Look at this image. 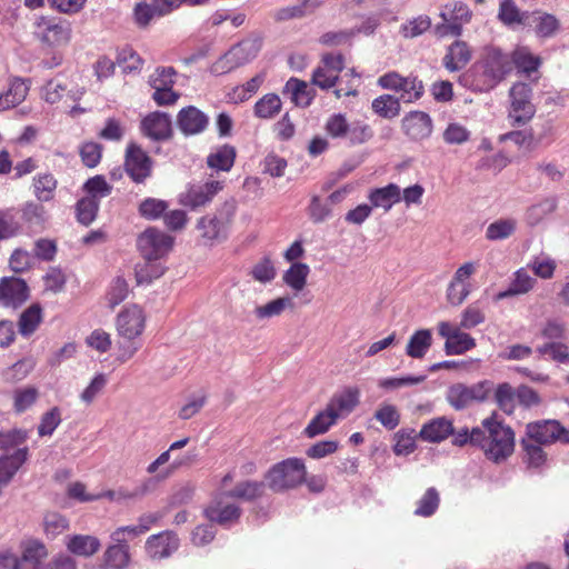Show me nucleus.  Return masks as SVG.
<instances>
[{"instance_id":"f257e3e1","label":"nucleus","mask_w":569,"mask_h":569,"mask_svg":"<svg viewBox=\"0 0 569 569\" xmlns=\"http://www.w3.org/2000/svg\"><path fill=\"white\" fill-rule=\"evenodd\" d=\"M117 335L123 341H118L117 360L124 363L141 348V336L147 326V315L137 303L124 307L116 317Z\"/></svg>"},{"instance_id":"f03ea898","label":"nucleus","mask_w":569,"mask_h":569,"mask_svg":"<svg viewBox=\"0 0 569 569\" xmlns=\"http://www.w3.org/2000/svg\"><path fill=\"white\" fill-rule=\"evenodd\" d=\"M236 213L237 201L230 198L217 208L214 214L201 217L197 222L201 238L210 243L226 240Z\"/></svg>"},{"instance_id":"7ed1b4c3","label":"nucleus","mask_w":569,"mask_h":569,"mask_svg":"<svg viewBox=\"0 0 569 569\" xmlns=\"http://www.w3.org/2000/svg\"><path fill=\"white\" fill-rule=\"evenodd\" d=\"M306 476L303 460L292 457L273 465L264 475V479L272 491L281 492L302 485Z\"/></svg>"},{"instance_id":"20e7f679","label":"nucleus","mask_w":569,"mask_h":569,"mask_svg":"<svg viewBox=\"0 0 569 569\" xmlns=\"http://www.w3.org/2000/svg\"><path fill=\"white\" fill-rule=\"evenodd\" d=\"M532 88L529 83L517 81L508 93V120L512 127H522L529 123L536 114L532 102Z\"/></svg>"},{"instance_id":"39448f33","label":"nucleus","mask_w":569,"mask_h":569,"mask_svg":"<svg viewBox=\"0 0 569 569\" xmlns=\"http://www.w3.org/2000/svg\"><path fill=\"white\" fill-rule=\"evenodd\" d=\"M33 34L42 44L58 48L70 42L72 29L64 19L39 16L33 22Z\"/></svg>"},{"instance_id":"423d86ee","label":"nucleus","mask_w":569,"mask_h":569,"mask_svg":"<svg viewBox=\"0 0 569 569\" xmlns=\"http://www.w3.org/2000/svg\"><path fill=\"white\" fill-rule=\"evenodd\" d=\"M326 132L333 139H347L350 144H362L373 137L371 127L362 121L349 123L346 114L330 116L325 126Z\"/></svg>"},{"instance_id":"0eeeda50","label":"nucleus","mask_w":569,"mask_h":569,"mask_svg":"<svg viewBox=\"0 0 569 569\" xmlns=\"http://www.w3.org/2000/svg\"><path fill=\"white\" fill-rule=\"evenodd\" d=\"M491 396L498 398V389H493L492 383L488 381H481L470 387L455 383L448 388L446 400L455 410H462L475 402H482Z\"/></svg>"},{"instance_id":"6e6552de","label":"nucleus","mask_w":569,"mask_h":569,"mask_svg":"<svg viewBox=\"0 0 569 569\" xmlns=\"http://www.w3.org/2000/svg\"><path fill=\"white\" fill-rule=\"evenodd\" d=\"M541 66V57L533 54L527 46H517L510 53L500 56V74L516 70L518 74L531 78L533 73L539 74ZM539 78L540 76L536 77L533 81Z\"/></svg>"},{"instance_id":"1a4fd4ad","label":"nucleus","mask_w":569,"mask_h":569,"mask_svg":"<svg viewBox=\"0 0 569 569\" xmlns=\"http://www.w3.org/2000/svg\"><path fill=\"white\" fill-rule=\"evenodd\" d=\"M478 262L466 261L455 271L446 288V300L450 306H461L473 290L472 278L478 270Z\"/></svg>"},{"instance_id":"9d476101","label":"nucleus","mask_w":569,"mask_h":569,"mask_svg":"<svg viewBox=\"0 0 569 569\" xmlns=\"http://www.w3.org/2000/svg\"><path fill=\"white\" fill-rule=\"evenodd\" d=\"M472 83L479 91H489L498 84V49L485 47L472 67Z\"/></svg>"},{"instance_id":"9b49d317","label":"nucleus","mask_w":569,"mask_h":569,"mask_svg":"<svg viewBox=\"0 0 569 569\" xmlns=\"http://www.w3.org/2000/svg\"><path fill=\"white\" fill-rule=\"evenodd\" d=\"M525 438L540 446H550L557 441L569 445V429L556 419H542L527 423Z\"/></svg>"},{"instance_id":"f8f14e48","label":"nucleus","mask_w":569,"mask_h":569,"mask_svg":"<svg viewBox=\"0 0 569 569\" xmlns=\"http://www.w3.org/2000/svg\"><path fill=\"white\" fill-rule=\"evenodd\" d=\"M137 247L144 260L159 261L171 251L173 238L157 228L150 227L138 237Z\"/></svg>"},{"instance_id":"ddd939ff","label":"nucleus","mask_w":569,"mask_h":569,"mask_svg":"<svg viewBox=\"0 0 569 569\" xmlns=\"http://www.w3.org/2000/svg\"><path fill=\"white\" fill-rule=\"evenodd\" d=\"M153 161L150 156L134 141L127 144L123 168L136 183H143L152 173Z\"/></svg>"},{"instance_id":"4468645a","label":"nucleus","mask_w":569,"mask_h":569,"mask_svg":"<svg viewBox=\"0 0 569 569\" xmlns=\"http://www.w3.org/2000/svg\"><path fill=\"white\" fill-rule=\"evenodd\" d=\"M471 445L480 447L487 459L498 462V419L496 411L471 430Z\"/></svg>"},{"instance_id":"2eb2a0df","label":"nucleus","mask_w":569,"mask_h":569,"mask_svg":"<svg viewBox=\"0 0 569 569\" xmlns=\"http://www.w3.org/2000/svg\"><path fill=\"white\" fill-rule=\"evenodd\" d=\"M224 181L208 180L202 184H190L186 191L179 194V203L190 209H197L210 203L222 191Z\"/></svg>"},{"instance_id":"dca6fc26","label":"nucleus","mask_w":569,"mask_h":569,"mask_svg":"<svg viewBox=\"0 0 569 569\" xmlns=\"http://www.w3.org/2000/svg\"><path fill=\"white\" fill-rule=\"evenodd\" d=\"M207 0H152L151 3H138L134 19L140 27H147L154 17L168 14L181 3L201 4Z\"/></svg>"},{"instance_id":"f3484780","label":"nucleus","mask_w":569,"mask_h":569,"mask_svg":"<svg viewBox=\"0 0 569 569\" xmlns=\"http://www.w3.org/2000/svg\"><path fill=\"white\" fill-rule=\"evenodd\" d=\"M30 297L27 282L18 277H3L0 279V305L4 308L18 309Z\"/></svg>"},{"instance_id":"a211bd4d","label":"nucleus","mask_w":569,"mask_h":569,"mask_svg":"<svg viewBox=\"0 0 569 569\" xmlns=\"http://www.w3.org/2000/svg\"><path fill=\"white\" fill-rule=\"evenodd\" d=\"M438 333L446 339L445 351L449 356L462 355L476 346L475 339L469 333L460 331V328L447 321L439 322Z\"/></svg>"},{"instance_id":"6ab92c4d","label":"nucleus","mask_w":569,"mask_h":569,"mask_svg":"<svg viewBox=\"0 0 569 569\" xmlns=\"http://www.w3.org/2000/svg\"><path fill=\"white\" fill-rule=\"evenodd\" d=\"M180 545V540L176 532L164 530L157 535H151L146 541V552L154 560L169 558L174 553Z\"/></svg>"},{"instance_id":"aec40b11","label":"nucleus","mask_w":569,"mask_h":569,"mask_svg":"<svg viewBox=\"0 0 569 569\" xmlns=\"http://www.w3.org/2000/svg\"><path fill=\"white\" fill-rule=\"evenodd\" d=\"M222 492H220L210 505L204 509L206 518L221 526H230L237 522L241 516V508L236 503H224L222 501Z\"/></svg>"},{"instance_id":"412c9836","label":"nucleus","mask_w":569,"mask_h":569,"mask_svg":"<svg viewBox=\"0 0 569 569\" xmlns=\"http://www.w3.org/2000/svg\"><path fill=\"white\" fill-rule=\"evenodd\" d=\"M513 398L526 408L538 406L541 402L538 392L528 386L513 389L509 383H500V410L510 413L511 409L508 408V403Z\"/></svg>"},{"instance_id":"4be33fe9","label":"nucleus","mask_w":569,"mask_h":569,"mask_svg":"<svg viewBox=\"0 0 569 569\" xmlns=\"http://www.w3.org/2000/svg\"><path fill=\"white\" fill-rule=\"evenodd\" d=\"M405 133L412 140L420 141L431 136L433 124L430 116L423 111H410L401 121Z\"/></svg>"},{"instance_id":"5701e85b","label":"nucleus","mask_w":569,"mask_h":569,"mask_svg":"<svg viewBox=\"0 0 569 569\" xmlns=\"http://www.w3.org/2000/svg\"><path fill=\"white\" fill-rule=\"evenodd\" d=\"M471 59V47L463 40H456L447 48L442 66L449 72H459L469 64Z\"/></svg>"},{"instance_id":"b1692460","label":"nucleus","mask_w":569,"mask_h":569,"mask_svg":"<svg viewBox=\"0 0 569 569\" xmlns=\"http://www.w3.org/2000/svg\"><path fill=\"white\" fill-rule=\"evenodd\" d=\"M140 129L143 136L156 141L170 138L172 132L170 118L159 111L146 116L141 121Z\"/></svg>"},{"instance_id":"393cba45","label":"nucleus","mask_w":569,"mask_h":569,"mask_svg":"<svg viewBox=\"0 0 569 569\" xmlns=\"http://www.w3.org/2000/svg\"><path fill=\"white\" fill-rule=\"evenodd\" d=\"M177 123L184 134H199L207 129L209 118L198 108L189 106L179 111Z\"/></svg>"},{"instance_id":"a878e982","label":"nucleus","mask_w":569,"mask_h":569,"mask_svg":"<svg viewBox=\"0 0 569 569\" xmlns=\"http://www.w3.org/2000/svg\"><path fill=\"white\" fill-rule=\"evenodd\" d=\"M451 433H453L452 420L446 417H438L426 422L419 431L418 437L427 442L439 443L446 440Z\"/></svg>"},{"instance_id":"bb28decb","label":"nucleus","mask_w":569,"mask_h":569,"mask_svg":"<svg viewBox=\"0 0 569 569\" xmlns=\"http://www.w3.org/2000/svg\"><path fill=\"white\" fill-rule=\"evenodd\" d=\"M368 199L372 208H382L388 212L393 204L401 201V190L396 183L370 190Z\"/></svg>"},{"instance_id":"cd10ccee","label":"nucleus","mask_w":569,"mask_h":569,"mask_svg":"<svg viewBox=\"0 0 569 569\" xmlns=\"http://www.w3.org/2000/svg\"><path fill=\"white\" fill-rule=\"evenodd\" d=\"M530 13L521 11L512 0L500 3V22L513 31L523 29L529 24Z\"/></svg>"},{"instance_id":"c85d7f7f","label":"nucleus","mask_w":569,"mask_h":569,"mask_svg":"<svg viewBox=\"0 0 569 569\" xmlns=\"http://www.w3.org/2000/svg\"><path fill=\"white\" fill-rule=\"evenodd\" d=\"M43 321V309L36 302L24 309L18 319V331L23 338H30Z\"/></svg>"},{"instance_id":"c756f323","label":"nucleus","mask_w":569,"mask_h":569,"mask_svg":"<svg viewBox=\"0 0 569 569\" xmlns=\"http://www.w3.org/2000/svg\"><path fill=\"white\" fill-rule=\"evenodd\" d=\"M130 547L128 543L113 542L108 546L102 556L106 569H124L130 563Z\"/></svg>"},{"instance_id":"7c9ffc66","label":"nucleus","mask_w":569,"mask_h":569,"mask_svg":"<svg viewBox=\"0 0 569 569\" xmlns=\"http://www.w3.org/2000/svg\"><path fill=\"white\" fill-rule=\"evenodd\" d=\"M359 403V390L357 388H347L343 391L333 395L327 407L330 411L340 416L350 413Z\"/></svg>"},{"instance_id":"2f4dec72","label":"nucleus","mask_w":569,"mask_h":569,"mask_svg":"<svg viewBox=\"0 0 569 569\" xmlns=\"http://www.w3.org/2000/svg\"><path fill=\"white\" fill-rule=\"evenodd\" d=\"M262 40L259 37H248L237 44L232 46L229 51L234 58L238 66L241 67L253 60L260 52Z\"/></svg>"},{"instance_id":"473e14b6","label":"nucleus","mask_w":569,"mask_h":569,"mask_svg":"<svg viewBox=\"0 0 569 569\" xmlns=\"http://www.w3.org/2000/svg\"><path fill=\"white\" fill-rule=\"evenodd\" d=\"M66 547L69 552L80 557H91L101 547L100 540L90 535H73L68 537Z\"/></svg>"},{"instance_id":"72a5a7b5","label":"nucleus","mask_w":569,"mask_h":569,"mask_svg":"<svg viewBox=\"0 0 569 569\" xmlns=\"http://www.w3.org/2000/svg\"><path fill=\"white\" fill-rule=\"evenodd\" d=\"M28 459V448H21L10 456L0 458V482L2 486L8 485L20 467Z\"/></svg>"},{"instance_id":"f704fd0d","label":"nucleus","mask_w":569,"mask_h":569,"mask_svg":"<svg viewBox=\"0 0 569 569\" xmlns=\"http://www.w3.org/2000/svg\"><path fill=\"white\" fill-rule=\"evenodd\" d=\"M264 482L254 480H244L238 482L231 490L222 492L226 498L253 501L264 493Z\"/></svg>"},{"instance_id":"c9c22d12","label":"nucleus","mask_w":569,"mask_h":569,"mask_svg":"<svg viewBox=\"0 0 569 569\" xmlns=\"http://www.w3.org/2000/svg\"><path fill=\"white\" fill-rule=\"evenodd\" d=\"M29 91V87L20 78H13L8 90L0 93V110H9L24 101Z\"/></svg>"},{"instance_id":"e433bc0d","label":"nucleus","mask_w":569,"mask_h":569,"mask_svg":"<svg viewBox=\"0 0 569 569\" xmlns=\"http://www.w3.org/2000/svg\"><path fill=\"white\" fill-rule=\"evenodd\" d=\"M82 92L80 90L68 89L67 84L59 79H52L47 82L43 88V98L49 103H57L66 98L67 100L77 101Z\"/></svg>"},{"instance_id":"4c0bfd02","label":"nucleus","mask_w":569,"mask_h":569,"mask_svg":"<svg viewBox=\"0 0 569 569\" xmlns=\"http://www.w3.org/2000/svg\"><path fill=\"white\" fill-rule=\"evenodd\" d=\"M236 157V148L223 144L207 157V166L217 171L229 172L234 164Z\"/></svg>"},{"instance_id":"58836bf2","label":"nucleus","mask_w":569,"mask_h":569,"mask_svg":"<svg viewBox=\"0 0 569 569\" xmlns=\"http://www.w3.org/2000/svg\"><path fill=\"white\" fill-rule=\"evenodd\" d=\"M283 92L290 93L292 102L303 108L309 107L315 98V92L307 82L297 78L287 81Z\"/></svg>"},{"instance_id":"ea45409f","label":"nucleus","mask_w":569,"mask_h":569,"mask_svg":"<svg viewBox=\"0 0 569 569\" xmlns=\"http://www.w3.org/2000/svg\"><path fill=\"white\" fill-rule=\"evenodd\" d=\"M282 101L276 93L263 94L253 106V114L256 118L269 120L280 113Z\"/></svg>"},{"instance_id":"a19ab883","label":"nucleus","mask_w":569,"mask_h":569,"mask_svg":"<svg viewBox=\"0 0 569 569\" xmlns=\"http://www.w3.org/2000/svg\"><path fill=\"white\" fill-rule=\"evenodd\" d=\"M58 181L52 173H39L33 178V194L40 202L53 200Z\"/></svg>"},{"instance_id":"79ce46f5","label":"nucleus","mask_w":569,"mask_h":569,"mask_svg":"<svg viewBox=\"0 0 569 569\" xmlns=\"http://www.w3.org/2000/svg\"><path fill=\"white\" fill-rule=\"evenodd\" d=\"M432 343V335L429 329L417 330L410 338L406 347L407 356L421 359L425 357Z\"/></svg>"},{"instance_id":"37998d69","label":"nucleus","mask_w":569,"mask_h":569,"mask_svg":"<svg viewBox=\"0 0 569 569\" xmlns=\"http://www.w3.org/2000/svg\"><path fill=\"white\" fill-rule=\"evenodd\" d=\"M337 419V415L330 411L326 406L325 410L320 411L310 420L303 430V435L307 438H315L319 435H323L336 423Z\"/></svg>"},{"instance_id":"c03bdc74","label":"nucleus","mask_w":569,"mask_h":569,"mask_svg":"<svg viewBox=\"0 0 569 569\" xmlns=\"http://www.w3.org/2000/svg\"><path fill=\"white\" fill-rule=\"evenodd\" d=\"M310 268L303 262H293L282 276L283 282L296 292L302 291L307 284Z\"/></svg>"},{"instance_id":"a18cd8bd","label":"nucleus","mask_w":569,"mask_h":569,"mask_svg":"<svg viewBox=\"0 0 569 569\" xmlns=\"http://www.w3.org/2000/svg\"><path fill=\"white\" fill-rule=\"evenodd\" d=\"M536 283V279L530 277L526 269L521 268L515 272L513 279L505 291H500V299L525 295L529 292Z\"/></svg>"},{"instance_id":"49530a36","label":"nucleus","mask_w":569,"mask_h":569,"mask_svg":"<svg viewBox=\"0 0 569 569\" xmlns=\"http://www.w3.org/2000/svg\"><path fill=\"white\" fill-rule=\"evenodd\" d=\"M371 108L375 113L385 119H393L400 114L399 98L391 94H382L373 99Z\"/></svg>"},{"instance_id":"de8ad7c7","label":"nucleus","mask_w":569,"mask_h":569,"mask_svg":"<svg viewBox=\"0 0 569 569\" xmlns=\"http://www.w3.org/2000/svg\"><path fill=\"white\" fill-rule=\"evenodd\" d=\"M164 273V267L157 260H144L134 268L136 281L138 284H148Z\"/></svg>"},{"instance_id":"09e8293b","label":"nucleus","mask_w":569,"mask_h":569,"mask_svg":"<svg viewBox=\"0 0 569 569\" xmlns=\"http://www.w3.org/2000/svg\"><path fill=\"white\" fill-rule=\"evenodd\" d=\"M520 445L525 452V462L529 468L537 469L546 465L548 456L542 446L527 438H522Z\"/></svg>"},{"instance_id":"8fccbe9b","label":"nucleus","mask_w":569,"mask_h":569,"mask_svg":"<svg viewBox=\"0 0 569 569\" xmlns=\"http://www.w3.org/2000/svg\"><path fill=\"white\" fill-rule=\"evenodd\" d=\"M287 308H293L292 298L289 296L273 299L263 306H258L254 309V315L258 319L271 318L280 316Z\"/></svg>"},{"instance_id":"3c124183","label":"nucleus","mask_w":569,"mask_h":569,"mask_svg":"<svg viewBox=\"0 0 569 569\" xmlns=\"http://www.w3.org/2000/svg\"><path fill=\"white\" fill-rule=\"evenodd\" d=\"M21 218L30 227L42 228L48 219V214L41 203L29 201L21 209Z\"/></svg>"},{"instance_id":"603ef678","label":"nucleus","mask_w":569,"mask_h":569,"mask_svg":"<svg viewBox=\"0 0 569 569\" xmlns=\"http://www.w3.org/2000/svg\"><path fill=\"white\" fill-rule=\"evenodd\" d=\"M440 17L443 21H453L462 26L471 20L472 13L466 3L453 1L445 6Z\"/></svg>"},{"instance_id":"864d4df0","label":"nucleus","mask_w":569,"mask_h":569,"mask_svg":"<svg viewBox=\"0 0 569 569\" xmlns=\"http://www.w3.org/2000/svg\"><path fill=\"white\" fill-rule=\"evenodd\" d=\"M143 62V59L130 47L122 48L117 57V63L124 73L139 72Z\"/></svg>"},{"instance_id":"5fc2aeb1","label":"nucleus","mask_w":569,"mask_h":569,"mask_svg":"<svg viewBox=\"0 0 569 569\" xmlns=\"http://www.w3.org/2000/svg\"><path fill=\"white\" fill-rule=\"evenodd\" d=\"M99 206L98 199L89 197L80 199L76 206L77 220L83 226H89L96 219Z\"/></svg>"},{"instance_id":"6e6d98bb","label":"nucleus","mask_w":569,"mask_h":569,"mask_svg":"<svg viewBox=\"0 0 569 569\" xmlns=\"http://www.w3.org/2000/svg\"><path fill=\"white\" fill-rule=\"evenodd\" d=\"M129 295V284L127 280L122 277H116L107 292H106V300L108 302V306L111 309H114L118 305H120L122 301L126 300V298Z\"/></svg>"},{"instance_id":"4d7b16f0","label":"nucleus","mask_w":569,"mask_h":569,"mask_svg":"<svg viewBox=\"0 0 569 569\" xmlns=\"http://www.w3.org/2000/svg\"><path fill=\"white\" fill-rule=\"evenodd\" d=\"M439 503L440 496L437 489L433 487L428 488L423 496L417 501L415 515L420 517H430L437 511Z\"/></svg>"},{"instance_id":"13d9d810","label":"nucleus","mask_w":569,"mask_h":569,"mask_svg":"<svg viewBox=\"0 0 569 569\" xmlns=\"http://www.w3.org/2000/svg\"><path fill=\"white\" fill-rule=\"evenodd\" d=\"M397 92L400 93L399 101L410 103L419 100L423 94V84L417 77H406Z\"/></svg>"},{"instance_id":"bf43d9fd","label":"nucleus","mask_w":569,"mask_h":569,"mask_svg":"<svg viewBox=\"0 0 569 569\" xmlns=\"http://www.w3.org/2000/svg\"><path fill=\"white\" fill-rule=\"evenodd\" d=\"M417 435L415 429H400L395 433L393 452L397 456L409 455L416 449Z\"/></svg>"},{"instance_id":"052dcab7","label":"nucleus","mask_w":569,"mask_h":569,"mask_svg":"<svg viewBox=\"0 0 569 569\" xmlns=\"http://www.w3.org/2000/svg\"><path fill=\"white\" fill-rule=\"evenodd\" d=\"M538 17L535 19V31L538 37L541 38H550L552 37L559 29V20L550 13L547 12H536Z\"/></svg>"},{"instance_id":"680f3d73","label":"nucleus","mask_w":569,"mask_h":569,"mask_svg":"<svg viewBox=\"0 0 569 569\" xmlns=\"http://www.w3.org/2000/svg\"><path fill=\"white\" fill-rule=\"evenodd\" d=\"M250 276L253 278V280L261 283L271 282L277 276V270L271 258L263 257L262 259H260L252 267Z\"/></svg>"},{"instance_id":"e2e57ef3","label":"nucleus","mask_w":569,"mask_h":569,"mask_svg":"<svg viewBox=\"0 0 569 569\" xmlns=\"http://www.w3.org/2000/svg\"><path fill=\"white\" fill-rule=\"evenodd\" d=\"M39 397L38 389L27 387L17 389L13 393V408L17 413H22L36 403Z\"/></svg>"},{"instance_id":"0e129e2a","label":"nucleus","mask_w":569,"mask_h":569,"mask_svg":"<svg viewBox=\"0 0 569 569\" xmlns=\"http://www.w3.org/2000/svg\"><path fill=\"white\" fill-rule=\"evenodd\" d=\"M83 189L88 193L87 197L98 200L108 197L112 192V186L101 174L89 178L83 184Z\"/></svg>"},{"instance_id":"69168bd1","label":"nucleus","mask_w":569,"mask_h":569,"mask_svg":"<svg viewBox=\"0 0 569 569\" xmlns=\"http://www.w3.org/2000/svg\"><path fill=\"white\" fill-rule=\"evenodd\" d=\"M168 209V202L157 198H146L139 204V213L148 220H156L160 218Z\"/></svg>"},{"instance_id":"338daca9","label":"nucleus","mask_w":569,"mask_h":569,"mask_svg":"<svg viewBox=\"0 0 569 569\" xmlns=\"http://www.w3.org/2000/svg\"><path fill=\"white\" fill-rule=\"evenodd\" d=\"M400 412L393 405L383 403L375 412V418L387 429L393 430L400 423Z\"/></svg>"},{"instance_id":"774afa93","label":"nucleus","mask_w":569,"mask_h":569,"mask_svg":"<svg viewBox=\"0 0 569 569\" xmlns=\"http://www.w3.org/2000/svg\"><path fill=\"white\" fill-rule=\"evenodd\" d=\"M79 154L86 167L94 168L102 158V146L93 141L84 142L79 148Z\"/></svg>"}]
</instances>
